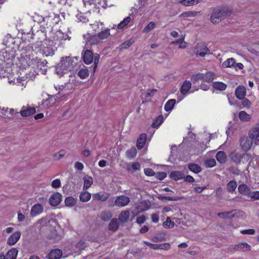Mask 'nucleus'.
<instances>
[{
	"label": "nucleus",
	"mask_w": 259,
	"mask_h": 259,
	"mask_svg": "<svg viewBox=\"0 0 259 259\" xmlns=\"http://www.w3.org/2000/svg\"><path fill=\"white\" fill-rule=\"evenodd\" d=\"M30 60L28 63V66L36 65V69L38 70L37 73H40L42 74H46L47 72V66H46L47 62L45 60L41 61L38 57H32L29 58Z\"/></svg>",
	"instance_id": "1"
},
{
	"label": "nucleus",
	"mask_w": 259,
	"mask_h": 259,
	"mask_svg": "<svg viewBox=\"0 0 259 259\" xmlns=\"http://www.w3.org/2000/svg\"><path fill=\"white\" fill-rule=\"evenodd\" d=\"M228 12L227 9L217 8L213 10L210 17V20L213 24L219 23L227 15Z\"/></svg>",
	"instance_id": "2"
},
{
	"label": "nucleus",
	"mask_w": 259,
	"mask_h": 259,
	"mask_svg": "<svg viewBox=\"0 0 259 259\" xmlns=\"http://www.w3.org/2000/svg\"><path fill=\"white\" fill-rule=\"evenodd\" d=\"M100 56L99 54H96L93 55V52L90 50L85 51L83 56V61L86 64H91L93 61L94 62V69L96 68L98 63L99 62Z\"/></svg>",
	"instance_id": "3"
},
{
	"label": "nucleus",
	"mask_w": 259,
	"mask_h": 259,
	"mask_svg": "<svg viewBox=\"0 0 259 259\" xmlns=\"http://www.w3.org/2000/svg\"><path fill=\"white\" fill-rule=\"evenodd\" d=\"M75 63L69 57H66L65 58H62L61 60L60 68L62 70V72L66 73L68 71H71L73 70Z\"/></svg>",
	"instance_id": "4"
},
{
	"label": "nucleus",
	"mask_w": 259,
	"mask_h": 259,
	"mask_svg": "<svg viewBox=\"0 0 259 259\" xmlns=\"http://www.w3.org/2000/svg\"><path fill=\"white\" fill-rule=\"evenodd\" d=\"M44 20V21L46 22L47 28H49L50 27L51 29H52L54 26L58 24L61 19L59 14H57L55 13H50Z\"/></svg>",
	"instance_id": "5"
},
{
	"label": "nucleus",
	"mask_w": 259,
	"mask_h": 259,
	"mask_svg": "<svg viewBox=\"0 0 259 259\" xmlns=\"http://www.w3.org/2000/svg\"><path fill=\"white\" fill-rule=\"evenodd\" d=\"M130 202V198L125 195L118 196L114 202L115 205L118 207H124L128 204Z\"/></svg>",
	"instance_id": "6"
},
{
	"label": "nucleus",
	"mask_w": 259,
	"mask_h": 259,
	"mask_svg": "<svg viewBox=\"0 0 259 259\" xmlns=\"http://www.w3.org/2000/svg\"><path fill=\"white\" fill-rule=\"evenodd\" d=\"M84 38L85 39L87 45H93L98 44L100 42V39L98 35H91L89 33L84 34Z\"/></svg>",
	"instance_id": "7"
},
{
	"label": "nucleus",
	"mask_w": 259,
	"mask_h": 259,
	"mask_svg": "<svg viewBox=\"0 0 259 259\" xmlns=\"http://www.w3.org/2000/svg\"><path fill=\"white\" fill-rule=\"evenodd\" d=\"M62 198V195L59 192L54 193L49 199V203L51 205L58 206L61 202Z\"/></svg>",
	"instance_id": "8"
},
{
	"label": "nucleus",
	"mask_w": 259,
	"mask_h": 259,
	"mask_svg": "<svg viewBox=\"0 0 259 259\" xmlns=\"http://www.w3.org/2000/svg\"><path fill=\"white\" fill-rule=\"evenodd\" d=\"M249 137L252 140H256L255 144L259 143V124H256L251 128L249 132Z\"/></svg>",
	"instance_id": "9"
},
{
	"label": "nucleus",
	"mask_w": 259,
	"mask_h": 259,
	"mask_svg": "<svg viewBox=\"0 0 259 259\" xmlns=\"http://www.w3.org/2000/svg\"><path fill=\"white\" fill-rule=\"evenodd\" d=\"M253 144V140L247 137L243 138L241 140V146L244 151H248Z\"/></svg>",
	"instance_id": "10"
},
{
	"label": "nucleus",
	"mask_w": 259,
	"mask_h": 259,
	"mask_svg": "<svg viewBox=\"0 0 259 259\" xmlns=\"http://www.w3.org/2000/svg\"><path fill=\"white\" fill-rule=\"evenodd\" d=\"M209 53V50L205 45H197L195 49V53L197 55L203 57H204L206 54H208Z\"/></svg>",
	"instance_id": "11"
},
{
	"label": "nucleus",
	"mask_w": 259,
	"mask_h": 259,
	"mask_svg": "<svg viewBox=\"0 0 259 259\" xmlns=\"http://www.w3.org/2000/svg\"><path fill=\"white\" fill-rule=\"evenodd\" d=\"M21 235V233L20 231H16L14 232L8 238L7 244L9 245H13L15 244L19 240Z\"/></svg>",
	"instance_id": "12"
},
{
	"label": "nucleus",
	"mask_w": 259,
	"mask_h": 259,
	"mask_svg": "<svg viewBox=\"0 0 259 259\" xmlns=\"http://www.w3.org/2000/svg\"><path fill=\"white\" fill-rule=\"evenodd\" d=\"M235 95L236 97L239 100L244 99L246 95L245 87L242 85H239L235 90Z\"/></svg>",
	"instance_id": "13"
},
{
	"label": "nucleus",
	"mask_w": 259,
	"mask_h": 259,
	"mask_svg": "<svg viewBox=\"0 0 259 259\" xmlns=\"http://www.w3.org/2000/svg\"><path fill=\"white\" fill-rule=\"evenodd\" d=\"M36 112V109L34 107L23 106L20 113L22 117L30 116Z\"/></svg>",
	"instance_id": "14"
},
{
	"label": "nucleus",
	"mask_w": 259,
	"mask_h": 259,
	"mask_svg": "<svg viewBox=\"0 0 259 259\" xmlns=\"http://www.w3.org/2000/svg\"><path fill=\"white\" fill-rule=\"evenodd\" d=\"M250 246L246 242H240L234 246L233 249L235 251H246L250 250Z\"/></svg>",
	"instance_id": "15"
},
{
	"label": "nucleus",
	"mask_w": 259,
	"mask_h": 259,
	"mask_svg": "<svg viewBox=\"0 0 259 259\" xmlns=\"http://www.w3.org/2000/svg\"><path fill=\"white\" fill-rule=\"evenodd\" d=\"M43 209L41 204H35L31 207L30 214L32 217H36L43 211Z\"/></svg>",
	"instance_id": "16"
},
{
	"label": "nucleus",
	"mask_w": 259,
	"mask_h": 259,
	"mask_svg": "<svg viewBox=\"0 0 259 259\" xmlns=\"http://www.w3.org/2000/svg\"><path fill=\"white\" fill-rule=\"evenodd\" d=\"M238 190L240 194L244 195H247L248 196H249L251 192L250 187L244 184L239 185Z\"/></svg>",
	"instance_id": "17"
},
{
	"label": "nucleus",
	"mask_w": 259,
	"mask_h": 259,
	"mask_svg": "<svg viewBox=\"0 0 259 259\" xmlns=\"http://www.w3.org/2000/svg\"><path fill=\"white\" fill-rule=\"evenodd\" d=\"M62 255V251L60 249L51 250L48 255V259H59Z\"/></svg>",
	"instance_id": "18"
},
{
	"label": "nucleus",
	"mask_w": 259,
	"mask_h": 259,
	"mask_svg": "<svg viewBox=\"0 0 259 259\" xmlns=\"http://www.w3.org/2000/svg\"><path fill=\"white\" fill-rule=\"evenodd\" d=\"M147 135L146 134H142L140 135L137 141V147L138 149H142L146 143Z\"/></svg>",
	"instance_id": "19"
},
{
	"label": "nucleus",
	"mask_w": 259,
	"mask_h": 259,
	"mask_svg": "<svg viewBox=\"0 0 259 259\" xmlns=\"http://www.w3.org/2000/svg\"><path fill=\"white\" fill-rule=\"evenodd\" d=\"M109 194L107 193H97L93 194V199L97 201H105L108 198Z\"/></svg>",
	"instance_id": "20"
},
{
	"label": "nucleus",
	"mask_w": 259,
	"mask_h": 259,
	"mask_svg": "<svg viewBox=\"0 0 259 259\" xmlns=\"http://www.w3.org/2000/svg\"><path fill=\"white\" fill-rule=\"evenodd\" d=\"M47 38L46 33H45L42 30H38L37 32L33 34V39H37L38 41L42 42V40L46 39Z\"/></svg>",
	"instance_id": "21"
},
{
	"label": "nucleus",
	"mask_w": 259,
	"mask_h": 259,
	"mask_svg": "<svg viewBox=\"0 0 259 259\" xmlns=\"http://www.w3.org/2000/svg\"><path fill=\"white\" fill-rule=\"evenodd\" d=\"M18 250L15 248H12L6 254V259H16L18 255Z\"/></svg>",
	"instance_id": "22"
},
{
	"label": "nucleus",
	"mask_w": 259,
	"mask_h": 259,
	"mask_svg": "<svg viewBox=\"0 0 259 259\" xmlns=\"http://www.w3.org/2000/svg\"><path fill=\"white\" fill-rule=\"evenodd\" d=\"M230 158L232 161L236 164H238L240 162L242 156L241 154L234 151L230 154Z\"/></svg>",
	"instance_id": "23"
},
{
	"label": "nucleus",
	"mask_w": 259,
	"mask_h": 259,
	"mask_svg": "<svg viewBox=\"0 0 259 259\" xmlns=\"http://www.w3.org/2000/svg\"><path fill=\"white\" fill-rule=\"evenodd\" d=\"M191 87V83L189 80H185L182 84L181 89V93L184 95H186Z\"/></svg>",
	"instance_id": "24"
},
{
	"label": "nucleus",
	"mask_w": 259,
	"mask_h": 259,
	"mask_svg": "<svg viewBox=\"0 0 259 259\" xmlns=\"http://www.w3.org/2000/svg\"><path fill=\"white\" fill-rule=\"evenodd\" d=\"M84 181L83 189L86 190L90 188L93 183V178L89 176H85L83 178Z\"/></svg>",
	"instance_id": "25"
},
{
	"label": "nucleus",
	"mask_w": 259,
	"mask_h": 259,
	"mask_svg": "<svg viewBox=\"0 0 259 259\" xmlns=\"http://www.w3.org/2000/svg\"><path fill=\"white\" fill-rule=\"evenodd\" d=\"M42 54L46 57L52 56L54 54L55 51L53 47L49 46L44 47L41 49Z\"/></svg>",
	"instance_id": "26"
},
{
	"label": "nucleus",
	"mask_w": 259,
	"mask_h": 259,
	"mask_svg": "<svg viewBox=\"0 0 259 259\" xmlns=\"http://www.w3.org/2000/svg\"><path fill=\"white\" fill-rule=\"evenodd\" d=\"M170 177L172 179L175 181H178L184 179L185 178V175L182 172L179 171H174L170 173Z\"/></svg>",
	"instance_id": "27"
},
{
	"label": "nucleus",
	"mask_w": 259,
	"mask_h": 259,
	"mask_svg": "<svg viewBox=\"0 0 259 259\" xmlns=\"http://www.w3.org/2000/svg\"><path fill=\"white\" fill-rule=\"evenodd\" d=\"M216 77L215 74L211 71H208L203 74V80L206 82H211Z\"/></svg>",
	"instance_id": "28"
},
{
	"label": "nucleus",
	"mask_w": 259,
	"mask_h": 259,
	"mask_svg": "<svg viewBox=\"0 0 259 259\" xmlns=\"http://www.w3.org/2000/svg\"><path fill=\"white\" fill-rule=\"evenodd\" d=\"M178 2L185 7H189L199 4L200 0H179Z\"/></svg>",
	"instance_id": "29"
},
{
	"label": "nucleus",
	"mask_w": 259,
	"mask_h": 259,
	"mask_svg": "<svg viewBox=\"0 0 259 259\" xmlns=\"http://www.w3.org/2000/svg\"><path fill=\"white\" fill-rule=\"evenodd\" d=\"M218 215L222 219H232L235 215L234 210L220 212L218 214Z\"/></svg>",
	"instance_id": "30"
},
{
	"label": "nucleus",
	"mask_w": 259,
	"mask_h": 259,
	"mask_svg": "<svg viewBox=\"0 0 259 259\" xmlns=\"http://www.w3.org/2000/svg\"><path fill=\"white\" fill-rule=\"evenodd\" d=\"M212 86L214 89L219 91H224L226 89L227 85L220 81H214L212 83Z\"/></svg>",
	"instance_id": "31"
},
{
	"label": "nucleus",
	"mask_w": 259,
	"mask_h": 259,
	"mask_svg": "<svg viewBox=\"0 0 259 259\" xmlns=\"http://www.w3.org/2000/svg\"><path fill=\"white\" fill-rule=\"evenodd\" d=\"M19 48L22 51H24L26 53L33 51V47L30 42L28 43V44H26V42L21 43L19 46Z\"/></svg>",
	"instance_id": "32"
},
{
	"label": "nucleus",
	"mask_w": 259,
	"mask_h": 259,
	"mask_svg": "<svg viewBox=\"0 0 259 259\" xmlns=\"http://www.w3.org/2000/svg\"><path fill=\"white\" fill-rule=\"evenodd\" d=\"M216 159L220 163H224L227 160L226 154L223 151H219L216 155Z\"/></svg>",
	"instance_id": "33"
},
{
	"label": "nucleus",
	"mask_w": 259,
	"mask_h": 259,
	"mask_svg": "<svg viewBox=\"0 0 259 259\" xmlns=\"http://www.w3.org/2000/svg\"><path fill=\"white\" fill-rule=\"evenodd\" d=\"M100 40L107 38L110 35V29L108 28L102 30L97 34Z\"/></svg>",
	"instance_id": "34"
},
{
	"label": "nucleus",
	"mask_w": 259,
	"mask_h": 259,
	"mask_svg": "<svg viewBox=\"0 0 259 259\" xmlns=\"http://www.w3.org/2000/svg\"><path fill=\"white\" fill-rule=\"evenodd\" d=\"M119 227V223L116 219H113L111 220L108 229L110 231H115Z\"/></svg>",
	"instance_id": "35"
},
{
	"label": "nucleus",
	"mask_w": 259,
	"mask_h": 259,
	"mask_svg": "<svg viewBox=\"0 0 259 259\" xmlns=\"http://www.w3.org/2000/svg\"><path fill=\"white\" fill-rule=\"evenodd\" d=\"M84 191L82 192L80 195L79 198L81 202H88L91 198V194L89 192L84 190Z\"/></svg>",
	"instance_id": "36"
},
{
	"label": "nucleus",
	"mask_w": 259,
	"mask_h": 259,
	"mask_svg": "<svg viewBox=\"0 0 259 259\" xmlns=\"http://www.w3.org/2000/svg\"><path fill=\"white\" fill-rule=\"evenodd\" d=\"M130 217V212L128 210L122 211L118 217V219L121 222H126Z\"/></svg>",
	"instance_id": "37"
},
{
	"label": "nucleus",
	"mask_w": 259,
	"mask_h": 259,
	"mask_svg": "<svg viewBox=\"0 0 259 259\" xmlns=\"http://www.w3.org/2000/svg\"><path fill=\"white\" fill-rule=\"evenodd\" d=\"M176 104V100L170 99L169 100L164 106V109L167 112L171 111Z\"/></svg>",
	"instance_id": "38"
},
{
	"label": "nucleus",
	"mask_w": 259,
	"mask_h": 259,
	"mask_svg": "<svg viewBox=\"0 0 259 259\" xmlns=\"http://www.w3.org/2000/svg\"><path fill=\"white\" fill-rule=\"evenodd\" d=\"M235 60L233 58L228 59L222 64L223 68H231L235 65Z\"/></svg>",
	"instance_id": "39"
},
{
	"label": "nucleus",
	"mask_w": 259,
	"mask_h": 259,
	"mask_svg": "<svg viewBox=\"0 0 259 259\" xmlns=\"http://www.w3.org/2000/svg\"><path fill=\"white\" fill-rule=\"evenodd\" d=\"M76 203V200L73 197L69 196L65 199V205L68 207H72Z\"/></svg>",
	"instance_id": "40"
},
{
	"label": "nucleus",
	"mask_w": 259,
	"mask_h": 259,
	"mask_svg": "<svg viewBox=\"0 0 259 259\" xmlns=\"http://www.w3.org/2000/svg\"><path fill=\"white\" fill-rule=\"evenodd\" d=\"M131 18L130 16H127L121 21L117 25L118 29H122L124 28L130 22Z\"/></svg>",
	"instance_id": "41"
},
{
	"label": "nucleus",
	"mask_w": 259,
	"mask_h": 259,
	"mask_svg": "<svg viewBox=\"0 0 259 259\" xmlns=\"http://www.w3.org/2000/svg\"><path fill=\"white\" fill-rule=\"evenodd\" d=\"M199 12L196 11H187L183 12L181 14L180 17H194L196 16L198 14H199Z\"/></svg>",
	"instance_id": "42"
},
{
	"label": "nucleus",
	"mask_w": 259,
	"mask_h": 259,
	"mask_svg": "<svg viewBox=\"0 0 259 259\" xmlns=\"http://www.w3.org/2000/svg\"><path fill=\"white\" fill-rule=\"evenodd\" d=\"M239 117L241 121H249L251 118L250 115L244 111H241L239 112Z\"/></svg>",
	"instance_id": "43"
},
{
	"label": "nucleus",
	"mask_w": 259,
	"mask_h": 259,
	"mask_svg": "<svg viewBox=\"0 0 259 259\" xmlns=\"http://www.w3.org/2000/svg\"><path fill=\"white\" fill-rule=\"evenodd\" d=\"M175 226V223L171 220V218L167 217L166 221L163 223V227L166 229L172 228Z\"/></svg>",
	"instance_id": "44"
},
{
	"label": "nucleus",
	"mask_w": 259,
	"mask_h": 259,
	"mask_svg": "<svg viewBox=\"0 0 259 259\" xmlns=\"http://www.w3.org/2000/svg\"><path fill=\"white\" fill-rule=\"evenodd\" d=\"M237 186V183L235 181H231L228 183L227 188L229 192H232L235 191Z\"/></svg>",
	"instance_id": "45"
},
{
	"label": "nucleus",
	"mask_w": 259,
	"mask_h": 259,
	"mask_svg": "<svg viewBox=\"0 0 259 259\" xmlns=\"http://www.w3.org/2000/svg\"><path fill=\"white\" fill-rule=\"evenodd\" d=\"M89 75V70L87 68H82L78 72V75L81 79L86 78Z\"/></svg>",
	"instance_id": "46"
},
{
	"label": "nucleus",
	"mask_w": 259,
	"mask_h": 259,
	"mask_svg": "<svg viewBox=\"0 0 259 259\" xmlns=\"http://www.w3.org/2000/svg\"><path fill=\"white\" fill-rule=\"evenodd\" d=\"M137 150L135 148H131L126 151V156L129 159H132L137 155Z\"/></svg>",
	"instance_id": "47"
},
{
	"label": "nucleus",
	"mask_w": 259,
	"mask_h": 259,
	"mask_svg": "<svg viewBox=\"0 0 259 259\" xmlns=\"http://www.w3.org/2000/svg\"><path fill=\"white\" fill-rule=\"evenodd\" d=\"M162 123V115H159L153 122L151 126L153 128H158Z\"/></svg>",
	"instance_id": "48"
},
{
	"label": "nucleus",
	"mask_w": 259,
	"mask_h": 259,
	"mask_svg": "<svg viewBox=\"0 0 259 259\" xmlns=\"http://www.w3.org/2000/svg\"><path fill=\"white\" fill-rule=\"evenodd\" d=\"M112 216V215L110 212L104 211L101 214L100 218L104 221H108L111 218Z\"/></svg>",
	"instance_id": "49"
},
{
	"label": "nucleus",
	"mask_w": 259,
	"mask_h": 259,
	"mask_svg": "<svg viewBox=\"0 0 259 259\" xmlns=\"http://www.w3.org/2000/svg\"><path fill=\"white\" fill-rule=\"evenodd\" d=\"M188 167L191 171L196 174L199 173L201 171L200 166L196 164H191L189 165Z\"/></svg>",
	"instance_id": "50"
},
{
	"label": "nucleus",
	"mask_w": 259,
	"mask_h": 259,
	"mask_svg": "<svg viewBox=\"0 0 259 259\" xmlns=\"http://www.w3.org/2000/svg\"><path fill=\"white\" fill-rule=\"evenodd\" d=\"M155 26V23L153 22H149L146 26L144 28L143 32L148 33L152 29H153Z\"/></svg>",
	"instance_id": "51"
},
{
	"label": "nucleus",
	"mask_w": 259,
	"mask_h": 259,
	"mask_svg": "<svg viewBox=\"0 0 259 259\" xmlns=\"http://www.w3.org/2000/svg\"><path fill=\"white\" fill-rule=\"evenodd\" d=\"M48 238L50 239H54L55 240H59L61 239V237L60 235L58 234L56 230H54L53 231H52L51 234L49 235Z\"/></svg>",
	"instance_id": "52"
},
{
	"label": "nucleus",
	"mask_w": 259,
	"mask_h": 259,
	"mask_svg": "<svg viewBox=\"0 0 259 259\" xmlns=\"http://www.w3.org/2000/svg\"><path fill=\"white\" fill-rule=\"evenodd\" d=\"M204 165L206 167H212L216 165L214 159H209L205 161Z\"/></svg>",
	"instance_id": "53"
},
{
	"label": "nucleus",
	"mask_w": 259,
	"mask_h": 259,
	"mask_svg": "<svg viewBox=\"0 0 259 259\" xmlns=\"http://www.w3.org/2000/svg\"><path fill=\"white\" fill-rule=\"evenodd\" d=\"M242 100V105L244 107L249 108L251 107L252 103L248 99L244 97V98Z\"/></svg>",
	"instance_id": "54"
},
{
	"label": "nucleus",
	"mask_w": 259,
	"mask_h": 259,
	"mask_svg": "<svg viewBox=\"0 0 259 259\" xmlns=\"http://www.w3.org/2000/svg\"><path fill=\"white\" fill-rule=\"evenodd\" d=\"M249 197L253 200L259 199V191L251 192Z\"/></svg>",
	"instance_id": "55"
},
{
	"label": "nucleus",
	"mask_w": 259,
	"mask_h": 259,
	"mask_svg": "<svg viewBox=\"0 0 259 259\" xmlns=\"http://www.w3.org/2000/svg\"><path fill=\"white\" fill-rule=\"evenodd\" d=\"M144 173L147 176H153L155 175L154 171L150 168H146L144 169Z\"/></svg>",
	"instance_id": "56"
},
{
	"label": "nucleus",
	"mask_w": 259,
	"mask_h": 259,
	"mask_svg": "<svg viewBox=\"0 0 259 259\" xmlns=\"http://www.w3.org/2000/svg\"><path fill=\"white\" fill-rule=\"evenodd\" d=\"M51 186L54 188H59L61 186V182L59 179H55L52 182Z\"/></svg>",
	"instance_id": "57"
},
{
	"label": "nucleus",
	"mask_w": 259,
	"mask_h": 259,
	"mask_svg": "<svg viewBox=\"0 0 259 259\" xmlns=\"http://www.w3.org/2000/svg\"><path fill=\"white\" fill-rule=\"evenodd\" d=\"M200 79L203 80V73H199L197 74H195V75H193L192 77V80L195 82L197 81Z\"/></svg>",
	"instance_id": "58"
},
{
	"label": "nucleus",
	"mask_w": 259,
	"mask_h": 259,
	"mask_svg": "<svg viewBox=\"0 0 259 259\" xmlns=\"http://www.w3.org/2000/svg\"><path fill=\"white\" fill-rule=\"evenodd\" d=\"M87 246L86 243L84 241H80L76 244V248L79 249V250L84 249Z\"/></svg>",
	"instance_id": "59"
},
{
	"label": "nucleus",
	"mask_w": 259,
	"mask_h": 259,
	"mask_svg": "<svg viewBox=\"0 0 259 259\" xmlns=\"http://www.w3.org/2000/svg\"><path fill=\"white\" fill-rule=\"evenodd\" d=\"M185 36H182L181 37V41L179 43V49H185L187 47V44L184 41Z\"/></svg>",
	"instance_id": "60"
},
{
	"label": "nucleus",
	"mask_w": 259,
	"mask_h": 259,
	"mask_svg": "<svg viewBox=\"0 0 259 259\" xmlns=\"http://www.w3.org/2000/svg\"><path fill=\"white\" fill-rule=\"evenodd\" d=\"M74 168L78 170L81 171L83 169L84 166L81 162L77 161L74 164Z\"/></svg>",
	"instance_id": "61"
},
{
	"label": "nucleus",
	"mask_w": 259,
	"mask_h": 259,
	"mask_svg": "<svg viewBox=\"0 0 259 259\" xmlns=\"http://www.w3.org/2000/svg\"><path fill=\"white\" fill-rule=\"evenodd\" d=\"M146 220V218L144 215H140L137 217L136 222L141 225L144 223V222Z\"/></svg>",
	"instance_id": "62"
},
{
	"label": "nucleus",
	"mask_w": 259,
	"mask_h": 259,
	"mask_svg": "<svg viewBox=\"0 0 259 259\" xmlns=\"http://www.w3.org/2000/svg\"><path fill=\"white\" fill-rule=\"evenodd\" d=\"M66 154V151L64 150H61L58 152V153L55 154V157L57 159H59L63 157Z\"/></svg>",
	"instance_id": "63"
},
{
	"label": "nucleus",
	"mask_w": 259,
	"mask_h": 259,
	"mask_svg": "<svg viewBox=\"0 0 259 259\" xmlns=\"http://www.w3.org/2000/svg\"><path fill=\"white\" fill-rule=\"evenodd\" d=\"M133 41L130 40H126L121 45V47L122 49H126L130 47Z\"/></svg>",
	"instance_id": "64"
}]
</instances>
